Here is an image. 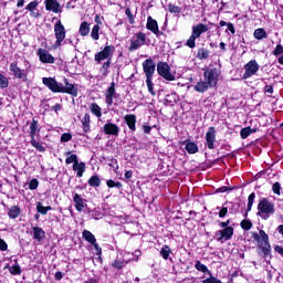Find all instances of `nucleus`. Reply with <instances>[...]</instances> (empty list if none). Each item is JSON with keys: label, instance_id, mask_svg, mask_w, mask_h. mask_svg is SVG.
Wrapping results in <instances>:
<instances>
[{"label": "nucleus", "instance_id": "2", "mask_svg": "<svg viewBox=\"0 0 283 283\" xmlns=\"http://www.w3.org/2000/svg\"><path fill=\"white\" fill-rule=\"evenodd\" d=\"M220 70L217 67H207L203 71L205 81H200L195 85V92H199V94H205L207 90L218 87V82L220 81Z\"/></svg>", "mask_w": 283, "mask_h": 283}, {"label": "nucleus", "instance_id": "44", "mask_svg": "<svg viewBox=\"0 0 283 283\" xmlns=\"http://www.w3.org/2000/svg\"><path fill=\"white\" fill-rule=\"evenodd\" d=\"M9 85L10 81L8 80V77L0 73V90H6L7 87H9Z\"/></svg>", "mask_w": 283, "mask_h": 283}, {"label": "nucleus", "instance_id": "39", "mask_svg": "<svg viewBox=\"0 0 283 283\" xmlns=\"http://www.w3.org/2000/svg\"><path fill=\"white\" fill-rule=\"evenodd\" d=\"M195 269L197 271H200L201 273H208V275H211V271H209V268H207V265H205L202 262L200 261H196L195 263Z\"/></svg>", "mask_w": 283, "mask_h": 283}, {"label": "nucleus", "instance_id": "46", "mask_svg": "<svg viewBox=\"0 0 283 283\" xmlns=\"http://www.w3.org/2000/svg\"><path fill=\"white\" fill-rule=\"evenodd\" d=\"M9 273L11 275H21V265L14 264L9 268Z\"/></svg>", "mask_w": 283, "mask_h": 283}, {"label": "nucleus", "instance_id": "62", "mask_svg": "<svg viewBox=\"0 0 283 283\" xmlns=\"http://www.w3.org/2000/svg\"><path fill=\"white\" fill-rule=\"evenodd\" d=\"M63 272H61V271H57V272H55V274H54V280L56 281V282H61V280H63Z\"/></svg>", "mask_w": 283, "mask_h": 283}, {"label": "nucleus", "instance_id": "36", "mask_svg": "<svg viewBox=\"0 0 283 283\" xmlns=\"http://www.w3.org/2000/svg\"><path fill=\"white\" fill-rule=\"evenodd\" d=\"M126 264H129V261H125V260L120 261V260H118V259H115V260L112 262L111 266H112L113 269H117V271H120L122 269H125V265H126Z\"/></svg>", "mask_w": 283, "mask_h": 283}, {"label": "nucleus", "instance_id": "10", "mask_svg": "<svg viewBox=\"0 0 283 283\" xmlns=\"http://www.w3.org/2000/svg\"><path fill=\"white\" fill-rule=\"evenodd\" d=\"M157 72L165 81H176V75L171 74V66L167 62L159 61L157 63Z\"/></svg>", "mask_w": 283, "mask_h": 283}, {"label": "nucleus", "instance_id": "59", "mask_svg": "<svg viewBox=\"0 0 283 283\" xmlns=\"http://www.w3.org/2000/svg\"><path fill=\"white\" fill-rule=\"evenodd\" d=\"M0 251H8V243L0 238Z\"/></svg>", "mask_w": 283, "mask_h": 283}, {"label": "nucleus", "instance_id": "28", "mask_svg": "<svg viewBox=\"0 0 283 283\" xmlns=\"http://www.w3.org/2000/svg\"><path fill=\"white\" fill-rule=\"evenodd\" d=\"M8 216L11 220H17L21 216V208L19 206H12L8 211Z\"/></svg>", "mask_w": 283, "mask_h": 283}, {"label": "nucleus", "instance_id": "54", "mask_svg": "<svg viewBox=\"0 0 283 283\" xmlns=\"http://www.w3.org/2000/svg\"><path fill=\"white\" fill-rule=\"evenodd\" d=\"M70 140H72V133H64L61 135V143H70Z\"/></svg>", "mask_w": 283, "mask_h": 283}, {"label": "nucleus", "instance_id": "13", "mask_svg": "<svg viewBox=\"0 0 283 283\" xmlns=\"http://www.w3.org/2000/svg\"><path fill=\"white\" fill-rule=\"evenodd\" d=\"M146 29L149 30V32H153L157 39H160V36L165 35V33L160 31V28L158 27V21L151 15H148L147 18Z\"/></svg>", "mask_w": 283, "mask_h": 283}, {"label": "nucleus", "instance_id": "12", "mask_svg": "<svg viewBox=\"0 0 283 283\" xmlns=\"http://www.w3.org/2000/svg\"><path fill=\"white\" fill-rule=\"evenodd\" d=\"M105 103L107 107H112L114 105V98H118V94L116 93V82H112L104 93Z\"/></svg>", "mask_w": 283, "mask_h": 283}, {"label": "nucleus", "instance_id": "33", "mask_svg": "<svg viewBox=\"0 0 283 283\" xmlns=\"http://www.w3.org/2000/svg\"><path fill=\"white\" fill-rule=\"evenodd\" d=\"M91 113L96 116V118H101L103 116V109L96 103H91L90 105Z\"/></svg>", "mask_w": 283, "mask_h": 283}, {"label": "nucleus", "instance_id": "3", "mask_svg": "<svg viewBox=\"0 0 283 283\" xmlns=\"http://www.w3.org/2000/svg\"><path fill=\"white\" fill-rule=\"evenodd\" d=\"M115 50L116 49L114 45H106L102 51L95 53L94 55V61L98 65L105 61L99 69L103 73V76H107V74H109V67H112V59L114 56Z\"/></svg>", "mask_w": 283, "mask_h": 283}, {"label": "nucleus", "instance_id": "34", "mask_svg": "<svg viewBox=\"0 0 283 283\" xmlns=\"http://www.w3.org/2000/svg\"><path fill=\"white\" fill-rule=\"evenodd\" d=\"M65 156H69L65 159L66 165H72V163L73 165H76L78 163V155L72 154V151H66Z\"/></svg>", "mask_w": 283, "mask_h": 283}, {"label": "nucleus", "instance_id": "27", "mask_svg": "<svg viewBox=\"0 0 283 283\" xmlns=\"http://www.w3.org/2000/svg\"><path fill=\"white\" fill-rule=\"evenodd\" d=\"M82 238L88 242V244H94V242H96V235H94L90 230H83Z\"/></svg>", "mask_w": 283, "mask_h": 283}, {"label": "nucleus", "instance_id": "42", "mask_svg": "<svg viewBox=\"0 0 283 283\" xmlns=\"http://www.w3.org/2000/svg\"><path fill=\"white\" fill-rule=\"evenodd\" d=\"M240 227L243 231H251V229H253V222H251V219H243Z\"/></svg>", "mask_w": 283, "mask_h": 283}, {"label": "nucleus", "instance_id": "47", "mask_svg": "<svg viewBox=\"0 0 283 283\" xmlns=\"http://www.w3.org/2000/svg\"><path fill=\"white\" fill-rule=\"evenodd\" d=\"M125 14H126L130 25H134V23H136V20L134 18V13H132V9L129 7L125 9Z\"/></svg>", "mask_w": 283, "mask_h": 283}, {"label": "nucleus", "instance_id": "11", "mask_svg": "<svg viewBox=\"0 0 283 283\" xmlns=\"http://www.w3.org/2000/svg\"><path fill=\"white\" fill-rule=\"evenodd\" d=\"M244 70L242 78L247 81V78H251L260 72V64H258V61L251 60L244 65Z\"/></svg>", "mask_w": 283, "mask_h": 283}, {"label": "nucleus", "instance_id": "24", "mask_svg": "<svg viewBox=\"0 0 283 283\" xmlns=\"http://www.w3.org/2000/svg\"><path fill=\"white\" fill-rule=\"evenodd\" d=\"M73 202H74V207L76 209V211H78L81 213V211H83V209H85V203L83 200V197H81V195L75 193L73 197Z\"/></svg>", "mask_w": 283, "mask_h": 283}, {"label": "nucleus", "instance_id": "35", "mask_svg": "<svg viewBox=\"0 0 283 283\" xmlns=\"http://www.w3.org/2000/svg\"><path fill=\"white\" fill-rule=\"evenodd\" d=\"M30 143L31 146L36 149V151H40L41 154L45 153V146H43V144H41L40 142H36V137H31Z\"/></svg>", "mask_w": 283, "mask_h": 283}, {"label": "nucleus", "instance_id": "49", "mask_svg": "<svg viewBox=\"0 0 283 283\" xmlns=\"http://www.w3.org/2000/svg\"><path fill=\"white\" fill-rule=\"evenodd\" d=\"M240 136L243 140H245V138L250 137L251 136V126L242 128L240 132Z\"/></svg>", "mask_w": 283, "mask_h": 283}, {"label": "nucleus", "instance_id": "41", "mask_svg": "<svg viewBox=\"0 0 283 283\" xmlns=\"http://www.w3.org/2000/svg\"><path fill=\"white\" fill-rule=\"evenodd\" d=\"M106 186L108 189H123V184L120 181H114V179L106 180Z\"/></svg>", "mask_w": 283, "mask_h": 283}, {"label": "nucleus", "instance_id": "15", "mask_svg": "<svg viewBox=\"0 0 283 283\" xmlns=\"http://www.w3.org/2000/svg\"><path fill=\"white\" fill-rule=\"evenodd\" d=\"M36 56H39V61L41 63H49V64H53L55 59L54 55L51 54L48 50L45 49H38L36 51Z\"/></svg>", "mask_w": 283, "mask_h": 283}, {"label": "nucleus", "instance_id": "16", "mask_svg": "<svg viewBox=\"0 0 283 283\" xmlns=\"http://www.w3.org/2000/svg\"><path fill=\"white\" fill-rule=\"evenodd\" d=\"M216 235H217V242H222V240L228 242V240H231V238H233V227L219 230L216 232Z\"/></svg>", "mask_w": 283, "mask_h": 283}, {"label": "nucleus", "instance_id": "40", "mask_svg": "<svg viewBox=\"0 0 283 283\" xmlns=\"http://www.w3.org/2000/svg\"><path fill=\"white\" fill-rule=\"evenodd\" d=\"M87 182L91 187H101V177H98V175H93Z\"/></svg>", "mask_w": 283, "mask_h": 283}, {"label": "nucleus", "instance_id": "37", "mask_svg": "<svg viewBox=\"0 0 283 283\" xmlns=\"http://www.w3.org/2000/svg\"><path fill=\"white\" fill-rule=\"evenodd\" d=\"M78 34L81 36H87V34H90V24L87 23V21H83L81 23L78 29Z\"/></svg>", "mask_w": 283, "mask_h": 283}, {"label": "nucleus", "instance_id": "56", "mask_svg": "<svg viewBox=\"0 0 283 283\" xmlns=\"http://www.w3.org/2000/svg\"><path fill=\"white\" fill-rule=\"evenodd\" d=\"M227 191H233V187L223 186L216 190V193H227Z\"/></svg>", "mask_w": 283, "mask_h": 283}, {"label": "nucleus", "instance_id": "57", "mask_svg": "<svg viewBox=\"0 0 283 283\" xmlns=\"http://www.w3.org/2000/svg\"><path fill=\"white\" fill-rule=\"evenodd\" d=\"M227 213H229V208L228 207H222L220 210H219V218H227Z\"/></svg>", "mask_w": 283, "mask_h": 283}, {"label": "nucleus", "instance_id": "26", "mask_svg": "<svg viewBox=\"0 0 283 283\" xmlns=\"http://www.w3.org/2000/svg\"><path fill=\"white\" fill-rule=\"evenodd\" d=\"M73 171H76L77 178H83V175L85 174V163L77 161L76 164H73Z\"/></svg>", "mask_w": 283, "mask_h": 283}, {"label": "nucleus", "instance_id": "4", "mask_svg": "<svg viewBox=\"0 0 283 283\" xmlns=\"http://www.w3.org/2000/svg\"><path fill=\"white\" fill-rule=\"evenodd\" d=\"M144 74L146 76V85L149 94L156 96V91L154 90V74H156V62L151 57L145 60L142 64Z\"/></svg>", "mask_w": 283, "mask_h": 283}, {"label": "nucleus", "instance_id": "38", "mask_svg": "<svg viewBox=\"0 0 283 283\" xmlns=\"http://www.w3.org/2000/svg\"><path fill=\"white\" fill-rule=\"evenodd\" d=\"M36 211L38 213H41V216H48V211H52V207L51 206H43V203L38 202L36 203Z\"/></svg>", "mask_w": 283, "mask_h": 283}, {"label": "nucleus", "instance_id": "52", "mask_svg": "<svg viewBox=\"0 0 283 283\" xmlns=\"http://www.w3.org/2000/svg\"><path fill=\"white\" fill-rule=\"evenodd\" d=\"M273 56H282L283 54V45L277 44L275 49L272 51Z\"/></svg>", "mask_w": 283, "mask_h": 283}, {"label": "nucleus", "instance_id": "25", "mask_svg": "<svg viewBox=\"0 0 283 283\" xmlns=\"http://www.w3.org/2000/svg\"><path fill=\"white\" fill-rule=\"evenodd\" d=\"M209 56H211V51H209L208 49L199 48L197 50L196 59H198L199 61H207Z\"/></svg>", "mask_w": 283, "mask_h": 283}, {"label": "nucleus", "instance_id": "19", "mask_svg": "<svg viewBox=\"0 0 283 283\" xmlns=\"http://www.w3.org/2000/svg\"><path fill=\"white\" fill-rule=\"evenodd\" d=\"M45 10L48 12H54V14H59V12H63L61 9V3L56 0H45L44 1Z\"/></svg>", "mask_w": 283, "mask_h": 283}, {"label": "nucleus", "instance_id": "8", "mask_svg": "<svg viewBox=\"0 0 283 283\" xmlns=\"http://www.w3.org/2000/svg\"><path fill=\"white\" fill-rule=\"evenodd\" d=\"M54 34L56 41L53 44V50H56L57 48H61V45H63V42L65 41V34H67L65 25H63V22H61V20H57L54 24Z\"/></svg>", "mask_w": 283, "mask_h": 283}, {"label": "nucleus", "instance_id": "6", "mask_svg": "<svg viewBox=\"0 0 283 283\" xmlns=\"http://www.w3.org/2000/svg\"><path fill=\"white\" fill-rule=\"evenodd\" d=\"M205 32H209V25L205 23H198L192 27L191 35L186 42L187 48H190V50H193L196 48V39H200Z\"/></svg>", "mask_w": 283, "mask_h": 283}, {"label": "nucleus", "instance_id": "22", "mask_svg": "<svg viewBox=\"0 0 283 283\" xmlns=\"http://www.w3.org/2000/svg\"><path fill=\"white\" fill-rule=\"evenodd\" d=\"M124 123L127 125L129 132H136V115L134 114L125 115Z\"/></svg>", "mask_w": 283, "mask_h": 283}, {"label": "nucleus", "instance_id": "60", "mask_svg": "<svg viewBox=\"0 0 283 283\" xmlns=\"http://www.w3.org/2000/svg\"><path fill=\"white\" fill-rule=\"evenodd\" d=\"M229 224H231V220H227V221H221L219 222V227H221V229H229Z\"/></svg>", "mask_w": 283, "mask_h": 283}, {"label": "nucleus", "instance_id": "20", "mask_svg": "<svg viewBox=\"0 0 283 283\" xmlns=\"http://www.w3.org/2000/svg\"><path fill=\"white\" fill-rule=\"evenodd\" d=\"M103 132L106 134V136H118L120 128L114 123H106L103 126Z\"/></svg>", "mask_w": 283, "mask_h": 283}, {"label": "nucleus", "instance_id": "53", "mask_svg": "<svg viewBox=\"0 0 283 283\" xmlns=\"http://www.w3.org/2000/svg\"><path fill=\"white\" fill-rule=\"evenodd\" d=\"M202 283H222V280L210 274V276L203 280Z\"/></svg>", "mask_w": 283, "mask_h": 283}, {"label": "nucleus", "instance_id": "43", "mask_svg": "<svg viewBox=\"0 0 283 283\" xmlns=\"http://www.w3.org/2000/svg\"><path fill=\"white\" fill-rule=\"evenodd\" d=\"M98 32H101V27L94 25L91 31V39H93V41H98L101 39Z\"/></svg>", "mask_w": 283, "mask_h": 283}, {"label": "nucleus", "instance_id": "50", "mask_svg": "<svg viewBox=\"0 0 283 283\" xmlns=\"http://www.w3.org/2000/svg\"><path fill=\"white\" fill-rule=\"evenodd\" d=\"M36 8H39V0H33L25 7V10H28L29 12H34Z\"/></svg>", "mask_w": 283, "mask_h": 283}, {"label": "nucleus", "instance_id": "32", "mask_svg": "<svg viewBox=\"0 0 283 283\" xmlns=\"http://www.w3.org/2000/svg\"><path fill=\"white\" fill-rule=\"evenodd\" d=\"M185 149L188 154H198V145L189 139L186 142Z\"/></svg>", "mask_w": 283, "mask_h": 283}, {"label": "nucleus", "instance_id": "51", "mask_svg": "<svg viewBox=\"0 0 283 283\" xmlns=\"http://www.w3.org/2000/svg\"><path fill=\"white\" fill-rule=\"evenodd\" d=\"M272 191L275 193V196H280L282 191V185L279 181L274 182L272 186Z\"/></svg>", "mask_w": 283, "mask_h": 283}, {"label": "nucleus", "instance_id": "45", "mask_svg": "<svg viewBox=\"0 0 283 283\" xmlns=\"http://www.w3.org/2000/svg\"><path fill=\"white\" fill-rule=\"evenodd\" d=\"M168 12H170V14H180V12H182V9L178 6L169 3L168 4Z\"/></svg>", "mask_w": 283, "mask_h": 283}, {"label": "nucleus", "instance_id": "30", "mask_svg": "<svg viewBox=\"0 0 283 283\" xmlns=\"http://www.w3.org/2000/svg\"><path fill=\"white\" fill-rule=\"evenodd\" d=\"M253 36L254 39H256V41H262V39H268L269 34L266 33V30H264V28H259L254 30Z\"/></svg>", "mask_w": 283, "mask_h": 283}, {"label": "nucleus", "instance_id": "58", "mask_svg": "<svg viewBox=\"0 0 283 283\" xmlns=\"http://www.w3.org/2000/svg\"><path fill=\"white\" fill-rule=\"evenodd\" d=\"M61 109H63V106L59 103L51 107V112H54L55 114H59Z\"/></svg>", "mask_w": 283, "mask_h": 283}, {"label": "nucleus", "instance_id": "1", "mask_svg": "<svg viewBox=\"0 0 283 283\" xmlns=\"http://www.w3.org/2000/svg\"><path fill=\"white\" fill-rule=\"evenodd\" d=\"M64 85L63 83H59L56 78L54 77H43L42 83L50 90V92H53V94H70V96H73L76 98L78 96V87L76 85L70 83V80L64 77Z\"/></svg>", "mask_w": 283, "mask_h": 283}, {"label": "nucleus", "instance_id": "21", "mask_svg": "<svg viewBox=\"0 0 283 283\" xmlns=\"http://www.w3.org/2000/svg\"><path fill=\"white\" fill-rule=\"evenodd\" d=\"M29 129H30L29 132L30 138H36V136L41 134V125L39 124V120L36 119V117L32 118Z\"/></svg>", "mask_w": 283, "mask_h": 283}, {"label": "nucleus", "instance_id": "55", "mask_svg": "<svg viewBox=\"0 0 283 283\" xmlns=\"http://www.w3.org/2000/svg\"><path fill=\"white\" fill-rule=\"evenodd\" d=\"M29 189H30V191H35V189H39V180L38 179H32L29 182Z\"/></svg>", "mask_w": 283, "mask_h": 283}, {"label": "nucleus", "instance_id": "18", "mask_svg": "<svg viewBox=\"0 0 283 283\" xmlns=\"http://www.w3.org/2000/svg\"><path fill=\"white\" fill-rule=\"evenodd\" d=\"M81 123L84 133L80 134V136H86V134H90V132H92V117L90 116V113L84 114V117L81 119Z\"/></svg>", "mask_w": 283, "mask_h": 283}, {"label": "nucleus", "instance_id": "63", "mask_svg": "<svg viewBox=\"0 0 283 283\" xmlns=\"http://www.w3.org/2000/svg\"><path fill=\"white\" fill-rule=\"evenodd\" d=\"M142 129H143L144 134H151V126H149V125H143Z\"/></svg>", "mask_w": 283, "mask_h": 283}, {"label": "nucleus", "instance_id": "61", "mask_svg": "<svg viewBox=\"0 0 283 283\" xmlns=\"http://www.w3.org/2000/svg\"><path fill=\"white\" fill-rule=\"evenodd\" d=\"M263 92H264L265 94H273V85L266 84V85L264 86V88H263Z\"/></svg>", "mask_w": 283, "mask_h": 283}, {"label": "nucleus", "instance_id": "64", "mask_svg": "<svg viewBox=\"0 0 283 283\" xmlns=\"http://www.w3.org/2000/svg\"><path fill=\"white\" fill-rule=\"evenodd\" d=\"M227 28H228L229 32H231V34H235V27L233 25V23L228 22Z\"/></svg>", "mask_w": 283, "mask_h": 283}, {"label": "nucleus", "instance_id": "23", "mask_svg": "<svg viewBox=\"0 0 283 283\" xmlns=\"http://www.w3.org/2000/svg\"><path fill=\"white\" fill-rule=\"evenodd\" d=\"M33 240H36V242H42V240H45V230L40 227H33Z\"/></svg>", "mask_w": 283, "mask_h": 283}, {"label": "nucleus", "instance_id": "31", "mask_svg": "<svg viewBox=\"0 0 283 283\" xmlns=\"http://www.w3.org/2000/svg\"><path fill=\"white\" fill-rule=\"evenodd\" d=\"M171 253L174 252L171 251V248L169 245H163V248L159 251V254L163 258V260H171V258H169Z\"/></svg>", "mask_w": 283, "mask_h": 283}, {"label": "nucleus", "instance_id": "48", "mask_svg": "<svg viewBox=\"0 0 283 283\" xmlns=\"http://www.w3.org/2000/svg\"><path fill=\"white\" fill-rule=\"evenodd\" d=\"M91 244H92L93 249H95V251H96L95 255L98 256V260H103L101 258V255H103V248H101V245H98V243L96 241H94V243H91Z\"/></svg>", "mask_w": 283, "mask_h": 283}, {"label": "nucleus", "instance_id": "29", "mask_svg": "<svg viewBox=\"0 0 283 283\" xmlns=\"http://www.w3.org/2000/svg\"><path fill=\"white\" fill-rule=\"evenodd\" d=\"M253 202H255V192L250 193L248 197V206H247V210L243 214L244 218H249V211H251V209H253Z\"/></svg>", "mask_w": 283, "mask_h": 283}, {"label": "nucleus", "instance_id": "9", "mask_svg": "<svg viewBox=\"0 0 283 283\" xmlns=\"http://www.w3.org/2000/svg\"><path fill=\"white\" fill-rule=\"evenodd\" d=\"M147 43V35L144 32H137L134 34L130 40V45L128 48V52H136V50H140L143 45Z\"/></svg>", "mask_w": 283, "mask_h": 283}, {"label": "nucleus", "instance_id": "5", "mask_svg": "<svg viewBox=\"0 0 283 283\" xmlns=\"http://www.w3.org/2000/svg\"><path fill=\"white\" fill-rule=\"evenodd\" d=\"M256 209V216L262 218V220H269L271 216L275 214V203L268 198L260 199Z\"/></svg>", "mask_w": 283, "mask_h": 283}, {"label": "nucleus", "instance_id": "14", "mask_svg": "<svg viewBox=\"0 0 283 283\" xmlns=\"http://www.w3.org/2000/svg\"><path fill=\"white\" fill-rule=\"evenodd\" d=\"M9 70L15 78H20V81H28V73H25V70L19 67V62H12Z\"/></svg>", "mask_w": 283, "mask_h": 283}, {"label": "nucleus", "instance_id": "17", "mask_svg": "<svg viewBox=\"0 0 283 283\" xmlns=\"http://www.w3.org/2000/svg\"><path fill=\"white\" fill-rule=\"evenodd\" d=\"M206 145L208 149H216V127L210 126L206 133Z\"/></svg>", "mask_w": 283, "mask_h": 283}, {"label": "nucleus", "instance_id": "7", "mask_svg": "<svg viewBox=\"0 0 283 283\" xmlns=\"http://www.w3.org/2000/svg\"><path fill=\"white\" fill-rule=\"evenodd\" d=\"M252 238L254 242H258L262 247V253L264 254V258H268V255H271V243L269 242V234L264 230H260L258 232H252Z\"/></svg>", "mask_w": 283, "mask_h": 283}]
</instances>
